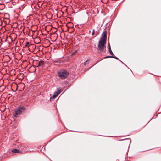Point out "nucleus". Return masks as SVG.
Segmentation results:
<instances>
[{"label":"nucleus","instance_id":"nucleus-1","mask_svg":"<svg viewBox=\"0 0 161 161\" xmlns=\"http://www.w3.org/2000/svg\"><path fill=\"white\" fill-rule=\"evenodd\" d=\"M106 42V41L104 39L101 40L100 39L98 44V47L99 50L101 52L104 51V49L105 48V44Z\"/></svg>","mask_w":161,"mask_h":161},{"label":"nucleus","instance_id":"nucleus-13","mask_svg":"<svg viewBox=\"0 0 161 161\" xmlns=\"http://www.w3.org/2000/svg\"><path fill=\"white\" fill-rule=\"evenodd\" d=\"M94 32H95V30L93 29V31H92V35H93L94 34Z\"/></svg>","mask_w":161,"mask_h":161},{"label":"nucleus","instance_id":"nucleus-4","mask_svg":"<svg viewBox=\"0 0 161 161\" xmlns=\"http://www.w3.org/2000/svg\"><path fill=\"white\" fill-rule=\"evenodd\" d=\"M61 92V90H60L59 89H58V91L55 92L54 93V94L53 95V96L51 97L50 98V100H53V99L56 98L57 97L60 93Z\"/></svg>","mask_w":161,"mask_h":161},{"label":"nucleus","instance_id":"nucleus-15","mask_svg":"<svg viewBox=\"0 0 161 161\" xmlns=\"http://www.w3.org/2000/svg\"><path fill=\"white\" fill-rule=\"evenodd\" d=\"M35 61V62H36V64H37V66L38 65V63H37V62H36V61Z\"/></svg>","mask_w":161,"mask_h":161},{"label":"nucleus","instance_id":"nucleus-6","mask_svg":"<svg viewBox=\"0 0 161 161\" xmlns=\"http://www.w3.org/2000/svg\"><path fill=\"white\" fill-rule=\"evenodd\" d=\"M107 38V35L106 33H104V32L102 34V37L100 38V40L102 39H105V40L106 41V39Z\"/></svg>","mask_w":161,"mask_h":161},{"label":"nucleus","instance_id":"nucleus-2","mask_svg":"<svg viewBox=\"0 0 161 161\" xmlns=\"http://www.w3.org/2000/svg\"><path fill=\"white\" fill-rule=\"evenodd\" d=\"M24 111V108L23 106L17 107L14 111V116L16 117H18V115L20 114Z\"/></svg>","mask_w":161,"mask_h":161},{"label":"nucleus","instance_id":"nucleus-14","mask_svg":"<svg viewBox=\"0 0 161 161\" xmlns=\"http://www.w3.org/2000/svg\"><path fill=\"white\" fill-rule=\"evenodd\" d=\"M112 58H114L117 59H118V58L116 57H112Z\"/></svg>","mask_w":161,"mask_h":161},{"label":"nucleus","instance_id":"nucleus-9","mask_svg":"<svg viewBox=\"0 0 161 161\" xmlns=\"http://www.w3.org/2000/svg\"><path fill=\"white\" fill-rule=\"evenodd\" d=\"M29 42H27L25 45V47H28L29 46Z\"/></svg>","mask_w":161,"mask_h":161},{"label":"nucleus","instance_id":"nucleus-11","mask_svg":"<svg viewBox=\"0 0 161 161\" xmlns=\"http://www.w3.org/2000/svg\"><path fill=\"white\" fill-rule=\"evenodd\" d=\"M89 63V61L88 60L87 61H86L84 63V65H86L88 64Z\"/></svg>","mask_w":161,"mask_h":161},{"label":"nucleus","instance_id":"nucleus-8","mask_svg":"<svg viewBox=\"0 0 161 161\" xmlns=\"http://www.w3.org/2000/svg\"><path fill=\"white\" fill-rule=\"evenodd\" d=\"M109 52L110 54H111L112 55H114V54L113 53V52L111 50V47H109Z\"/></svg>","mask_w":161,"mask_h":161},{"label":"nucleus","instance_id":"nucleus-10","mask_svg":"<svg viewBox=\"0 0 161 161\" xmlns=\"http://www.w3.org/2000/svg\"><path fill=\"white\" fill-rule=\"evenodd\" d=\"M112 57H114V56H108L106 57H105L104 58H112Z\"/></svg>","mask_w":161,"mask_h":161},{"label":"nucleus","instance_id":"nucleus-3","mask_svg":"<svg viewBox=\"0 0 161 161\" xmlns=\"http://www.w3.org/2000/svg\"><path fill=\"white\" fill-rule=\"evenodd\" d=\"M59 76L61 79H64L66 78L69 75V73L65 70H60L58 73Z\"/></svg>","mask_w":161,"mask_h":161},{"label":"nucleus","instance_id":"nucleus-12","mask_svg":"<svg viewBox=\"0 0 161 161\" xmlns=\"http://www.w3.org/2000/svg\"><path fill=\"white\" fill-rule=\"evenodd\" d=\"M108 50H109V47H110V44L109 43H108Z\"/></svg>","mask_w":161,"mask_h":161},{"label":"nucleus","instance_id":"nucleus-7","mask_svg":"<svg viewBox=\"0 0 161 161\" xmlns=\"http://www.w3.org/2000/svg\"><path fill=\"white\" fill-rule=\"evenodd\" d=\"M37 63H38V65L37 66V67L41 66L43 65L44 64V62L43 61H36Z\"/></svg>","mask_w":161,"mask_h":161},{"label":"nucleus","instance_id":"nucleus-5","mask_svg":"<svg viewBox=\"0 0 161 161\" xmlns=\"http://www.w3.org/2000/svg\"><path fill=\"white\" fill-rule=\"evenodd\" d=\"M13 153H25V151L23 152L22 151L19 150V149H14L12 150Z\"/></svg>","mask_w":161,"mask_h":161}]
</instances>
